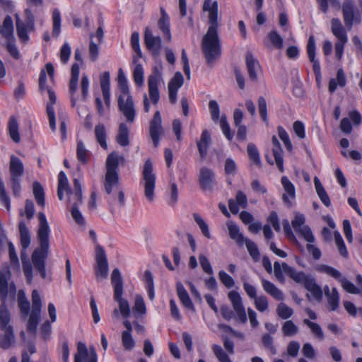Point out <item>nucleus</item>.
<instances>
[{"label": "nucleus", "mask_w": 362, "mask_h": 362, "mask_svg": "<svg viewBox=\"0 0 362 362\" xmlns=\"http://www.w3.org/2000/svg\"><path fill=\"white\" fill-rule=\"evenodd\" d=\"M331 31L332 34L337 38V42L334 45L335 55L338 60H341L344 53V45L348 42V37L346 30L343 27L339 19H332Z\"/></svg>", "instance_id": "obj_10"}, {"label": "nucleus", "mask_w": 362, "mask_h": 362, "mask_svg": "<svg viewBox=\"0 0 362 362\" xmlns=\"http://www.w3.org/2000/svg\"><path fill=\"white\" fill-rule=\"evenodd\" d=\"M346 79L345 74L342 69H339L337 72V78H332L329 83V90L330 93H334L337 88V86L340 87H344L346 86Z\"/></svg>", "instance_id": "obj_39"}, {"label": "nucleus", "mask_w": 362, "mask_h": 362, "mask_svg": "<svg viewBox=\"0 0 362 362\" xmlns=\"http://www.w3.org/2000/svg\"><path fill=\"white\" fill-rule=\"evenodd\" d=\"M282 268L284 272L294 281L296 283L303 284V286L305 284L307 280L311 276H307L303 272H298L294 268L288 266L286 263H282Z\"/></svg>", "instance_id": "obj_27"}, {"label": "nucleus", "mask_w": 362, "mask_h": 362, "mask_svg": "<svg viewBox=\"0 0 362 362\" xmlns=\"http://www.w3.org/2000/svg\"><path fill=\"white\" fill-rule=\"evenodd\" d=\"M228 298L231 303L233 311L228 305H222L220 311L223 318L228 321L230 320L234 317L235 312L239 322L243 324L246 323L247 314L240 293L236 291H230L228 293Z\"/></svg>", "instance_id": "obj_6"}, {"label": "nucleus", "mask_w": 362, "mask_h": 362, "mask_svg": "<svg viewBox=\"0 0 362 362\" xmlns=\"http://www.w3.org/2000/svg\"><path fill=\"white\" fill-rule=\"evenodd\" d=\"M45 91L47 92L49 101L47 104V115L49 119V125L52 132L56 131V119L53 105L56 103V95L51 88Z\"/></svg>", "instance_id": "obj_21"}, {"label": "nucleus", "mask_w": 362, "mask_h": 362, "mask_svg": "<svg viewBox=\"0 0 362 362\" xmlns=\"http://www.w3.org/2000/svg\"><path fill=\"white\" fill-rule=\"evenodd\" d=\"M124 161L122 156H119L116 152L110 153L106 160V173L104 180V188L107 194H110L112 190L117 189V200L119 206H124L125 199L123 191L119 187V174L117 172L119 161Z\"/></svg>", "instance_id": "obj_4"}, {"label": "nucleus", "mask_w": 362, "mask_h": 362, "mask_svg": "<svg viewBox=\"0 0 362 362\" xmlns=\"http://www.w3.org/2000/svg\"><path fill=\"white\" fill-rule=\"evenodd\" d=\"M39 226L37 232V238L39 247H36L31 255V263L24 261V276L28 284H31L33 279V268L39 273L43 279L47 278L45 261L49 255V226L46 216L43 212L37 215Z\"/></svg>", "instance_id": "obj_1"}, {"label": "nucleus", "mask_w": 362, "mask_h": 362, "mask_svg": "<svg viewBox=\"0 0 362 362\" xmlns=\"http://www.w3.org/2000/svg\"><path fill=\"white\" fill-rule=\"evenodd\" d=\"M110 76L108 71H105L101 76L100 79V87L103 93L105 103L107 107H110Z\"/></svg>", "instance_id": "obj_31"}, {"label": "nucleus", "mask_w": 362, "mask_h": 362, "mask_svg": "<svg viewBox=\"0 0 362 362\" xmlns=\"http://www.w3.org/2000/svg\"><path fill=\"white\" fill-rule=\"evenodd\" d=\"M220 126L226 137L229 141L232 140L233 137V133L230 131V128L228 122H227V117L226 115H222L220 118Z\"/></svg>", "instance_id": "obj_63"}, {"label": "nucleus", "mask_w": 362, "mask_h": 362, "mask_svg": "<svg viewBox=\"0 0 362 362\" xmlns=\"http://www.w3.org/2000/svg\"><path fill=\"white\" fill-rule=\"evenodd\" d=\"M95 260V274L97 280L106 279L108 276V263L105 250L100 245L96 247Z\"/></svg>", "instance_id": "obj_13"}, {"label": "nucleus", "mask_w": 362, "mask_h": 362, "mask_svg": "<svg viewBox=\"0 0 362 362\" xmlns=\"http://www.w3.org/2000/svg\"><path fill=\"white\" fill-rule=\"evenodd\" d=\"M4 334L0 336V347L8 349L14 341L13 329H1Z\"/></svg>", "instance_id": "obj_47"}, {"label": "nucleus", "mask_w": 362, "mask_h": 362, "mask_svg": "<svg viewBox=\"0 0 362 362\" xmlns=\"http://www.w3.org/2000/svg\"><path fill=\"white\" fill-rule=\"evenodd\" d=\"M176 290H177V296H178L182 304L183 305V306H185L187 309L194 310V305L188 295L187 291L184 288L182 283H180V282L177 283Z\"/></svg>", "instance_id": "obj_34"}, {"label": "nucleus", "mask_w": 362, "mask_h": 362, "mask_svg": "<svg viewBox=\"0 0 362 362\" xmlns=\"http://www.w3.org/2000/svg\"><path fill=\"white\" fill-rule=\"evenodd\" d=\"M74 183V191L71 190V193H66L68 196L69 202L74 206L76 204V206L82 204L83 196H82V187L80 181L75 178L73 181Z\"/></svg>", "instance_id": "obj_24"}, {"label": "nucleus", "mask_w": 362, "mask_h": 362, "mask_svg": "<svg viewBox=\"0 0 362 362\" xmlns=\"http://www.w3.org/2000/svg\"><path fill=\"white\" fill-rule=\"evenodd\" d=\"M45 69L46 71L44 69L41 70L39 78V88L42 93L50 88L47 84V74L49 75L51 82L53 83L54 81V68L53 64L52 63L46 64Z\"/></svg>", "instance_id": "obj_23"}, {"label": "nucleus", "mask_w": 362, "mask_h": 362, "mask_svg": "<svg viewBox=\"0 0 362 362\" xmlns=\"http://www.w3.org/2000/svg\"><path fill=\"white\" fill-rule=\"evenodd\" d=\"M95 135L97 141L100 145V146L104 148H107V144L106 142V130L105 125L103 124H98L95 127Z\"/></svg>", "instance_id": "obj_44"}, {"label": "nucleus", "mask_w": 362, "mask_h": 362, "mask_svg": "<svg viewBox=\"0 0 362 362\" xmlns=\"http://www.w3.org/2000/svg\"><path fill=\"white\" fill-rule=\"evenodd\" d=\"M305 288L310 291L314 298L317 300H321L322 298V291L319 285L316 284L315 279L310 277L307 280Z\"/></svg>", "instance_id": "obj_40"}, {"label": "nucleus", "mask_w": 362, "mask_h": 362, "mask_svg": "<svg viewBox=\"0 0 362 362\" xmlns=\"http://www.w3.org/2000/svg\"><path fill=\"white\" fill-rule=\"evenodd\" d=\"M144 43L154 57L156 58L160 55L162 48L161 38L153 35L148 28H146L144 31Z\"/></svg>", "instance_id": "obj_16"}, {"label": "nucleus", "mask_w": 362, "mask_h": 362, "mask_svg": "<svg viewBox=\"0 0 362 362\" xmlns=\"http://www.w3.org/2000/svg\"><path fill=\"white\" fill-rule=\"evenodd\" d=\"M139 34L137 32L132 33L131 35V45L134 51L136 53V57L137 58H141L142 57V52L140 49V45H139Z\"/></svg>", "instance_id": "obj_61"}, {"label": "nucleus", "mask_w": 362, "mask_h": 362, "mask_svg": "<svg viewBox=\"0 0 362 362\" xmlns=\"http://www.w3.org/2000/svg\"><path fill=\"white\" fill-rule=\"evenodd\" d=\"M342 12L345 25L351 28L354 22L361 23V17L354 12V5L352 1L346 0L343 3Z\"/></svg>", "instance_id": "obj_18"}, {"label": "nucleus", "mask_w": 362, "mask_h": 362, "mask_svg": "<svg viewBox=\"0 0 362 362\" xmlns=\"http://www.w3.org/2000/svg\"><path fill=\"white\" fill-rule=\"evenodd\" d=\"M268 38L272 44L279 49H281L284 47V40L280 35L276 31L272 30L268 34Z\"/></svg>", "instance_id": "obj_60"}, {"label": "nucleus", "mask_w": 362, "mask_h": 362, "mask_svg": "<svg viewBox=\"0 0 362 362\" xmlns=\"http://www.w3.org/2000/svg\"><path fill=\"white\" fill-rule=\"evenodd\" d=\"M144 195L149 202L154 199V189L156 187V175L153 173V164L151 160H146L142 172Z\"/></svg>", "instance_id": "obj_11"}, {"label": "nucleus", "mask_w": 362, "mask_h": 362, "mask_svg": "<svg viewBox=\"0 0 362 362\" xmlns=\"http://www.w3.org/2000/svg\"><path fill=\"white\" fill-rule=\"evenodd\" d=\"M79 77V66L78 64H73L71 69V78L69 81V93L71 95V101L72 106H75L76 104V98L75 96L77 88H78V82Z\"/></svg>", "instance_id": "obj_20"}, {"label": "nucleus", "mask_w": 362, "mask_h": 362, "mask_svg": "<svg viewBox=\"0 0 362 362\" xmlns=\"http://www.w3.org/2000/svg\"><path fill=\"white\" fill-rule=\"evenodd\" d=\"M276 311L277 315L283 320L288 319L293 314V309L288 307L284 303H280L278 304Z\"/></svg>", "instance_id": "obj_52"}, {"label": "nucleus", "mask_w": 362, "mask_h": 362, "mask_svg": "<svg viewBox=\"0 0 362 362\" xmlns=\"http://www.w3.org/2000/svg\"><path fill=\"white\" fill-rule=\"evenodd\" d=\"M272 142L273 144L272 153H273V156L275 159V163H276V166L279 168V170L281 173H283L284 170V165H283L284 159H283V156H282L283 151L281 147L280 142L279 141V140L276 136H272Z\"/></svg>", "instance_id": "obj_29"}, {"label": "nucleus", "mask_w": 362, "mask_h": 362, "mask_svg": "<svg viewBox=\"0 0 362 362\" xmlns=\"http://www.w3.org/2000/svg\"><path fill=\"white\" fill-rule=\"evenodd\" d=\"M315 40L313 35L310 36L308 44H307V53L310 62L313 64V71L315 75H320V65L315 59Z\"/></svg>", "instance_id": "obj_22"}, {"label": "nucleus", "mask_w": 362, "mask_h": 362, "mask_svg": "<svg viewBox=\"0 0 362 362\" xmlns=\"http://www.w3.org/2000/svg\"><path fill=\"white\" fill-rule=\"evenodd\" d=\"M227 226L230 238L235 240L238 245H243L244 241L247 239V238H245L243 235L240 232L239 227L232 221L228 222Z\"/></svg>", "instance_id": "obj_35"}, {"label": "nucleus", "mask_w": 362, "mask_h": 362, "mask_svg": "<svg viewBox=\"0 0 362 362\" xmlns=\"http://www.w3.org/2000/svg\"><path fill=\"white\" fill-rule=\"evenodd\" d=\"M161 16L158 21V25L161 30L164 38L168 41L171 40V33L170 30V18L163 8H160Z\"/></svg>", "instance_id": "obj_28"}, {"label": "nucleus", "mask_w": 362, "mask_h": 362, "mask_svg": "<svg viewBox=\"0 0 362 362\" xmlns=\"http://www.w3.org/2000/svg\"><path fill=\"white\" fill-rule=\"evenodd\" d=\"M117 80L120 94L130 93L129 88L127 84V80L122 69H119L118 71Z\"/></svg>", "instance_id": "obj_54"}, {"label": "nucleus", "mask_w": 362, "mask_h": 362, "mask_svg": "<svg viewBox=\"0 0 362 362\" xmlns=\"http://www.w3.org/2000/svg\"><path fill=\"white\" fill-rule=\"evenodd\" d=\"M11 274L8 267L4 268L0 271V298L1 304L0 305V327L1 329H13L9 325L11 315L7 309L6 303L9 296L12 300H15L16 294V287L13 283L8 284Z\"/></svg>", "instance_id": "obj_3"}, {"label": "nucleus", "mask_w": 362, "mask_h": 362, "mask_svg": "<svg viewBox=\"0 0 362 362\" xmlns=\"http://www.w3.org/2000/svg\"><path fill=\"white\" fill-rule=\"evenodd\" d=\"M317 271L322 273H325L339 281L342 288L346 292L351 294H361V289L356 287L346 277L343 276L341 272L335 268L327 264H321L318 266Z\"/></svg>", "instance_id": "obj_8"}, {"label": "nucleus", "mask_w": 362, "mask_h": 362, "mask_svg": "<svg viewBox=\"0 0 362 362\" xmlns=\"http://www.w3.org/2000/svg\"><path fill=\"white\" fill-rule=\"evenodd\" d=\"M193 218L196 223L199 226L202 234L208 239L211 238L209 226L199 214L194 213Z\"/></svg>", "instance_id": "obj_55"}, {"label": "nucleus", "mask_w": 362, "mask_h": 362, "mask_svg": "<svg viewBox=\"0 0 362 362\" xmlns=\"http://www.w3.org/2000/svg\"><path fill=\"white\" fill-rule=\"evenodd\" d=\"M183 76L180 72L177 71L170 81L168 88H172L173 89L175 88V90H178V89L183 85Z\"/></svg>", "instance_id": "obj_62"}, {"label": "nucleus", "mask_w": 362, "mask_h": 362, "mask_svg": "<svg viewBox=\"0 0 362 362\" xmlns=\"http://www.w3.org/2000/svg\"><path fill=\"white\" fill-rule=\"evenodd\" d=\"M209 108L211 119L216 122L220 118V108L218 103L216 100H210Z\"/></svg>", "instance_id": "obj_64"}, {"label": "nucleus", "mask_w": 362, "mask_h": 362, "mask_svg": "<svg viewBox=\"0 0 362 362\" xmlns=\"http://www.w3.org/2000/svg\"><path fill=\"white\" fill-rule=\"evenodd\" d=\"M132 309L136 317H139V316H144L146 315V307L144 298L141 295H136L134 304L133 305Z\"/></svg>", "instance_id": "obj_42"}, {"label": "nucleus", "mask_w": 362, "mask_h": 362, "mask_svg": "<svg viewBox=\"0 0 362 362\" xmlns=\"http://www.w3.org/2000/svg\"><path fill=\"white\" fill-rule=\"evenodd\" d=\"M305 218L301 214H296L291 225L296 233L300 235L308 243H314L315 237L310 228L305 225Z\"/></svg>", "instance_id": "obj_14"}, {"label": "nucleus", "mask_w": 362, "mask_h": 362, "mask_svg": "<svg viewBox=\"0 0 362 362\" xmlns=\"http://www.w3.org/2000/svg\"><path fill=\"white\" fill-rule=\"evenodd\" d=\"M162 119L159 111H156L149 125V135L156 148L159 144L160 136L163 134Z\"/></svg>", "instance_id": "obj_17"}, {"label": "nucleus", "mask_w": 362, "mask_h": 362, "mask_svg": "<svg viewBox=\"0 0 362 362\" xmlns=\"http://www.w3.org/2000/svg\"><path fill=\"white\" fill-rule=\"evenodd\" d=\"M244 244H245L247 250L253 260L255 262H258L259 260L260 253L257 245L248 238L244 241Z\"/></svg>", "instance_id": "obj_51"}, {"label": "nucleus", "mask_w": 362, "mask_h": 362, "mask_svg": "<svg viewBox=\"0 0 362 362\" xmlns=\"http://www.w3.org/2000/svg\"><path fill=\"white\" fill-rule=\"evenodd\" d=\"M77 158L79 161L83 163H86L89 159V155L88 151L86 149L83 142L81 141L77 143Z\"/></svg>", "instance_id": "obj_59"}, {"label": "nucleus", "mask_w": 362, "mask_h": 362, "mask_svg": "<svg viewBox=\"0 0 362 362\" xmlns=\"http://www.w3.org/2000/svg\"><path fill=\"white\" fill-rule=\"evenodd\" d=\"M254 304L256 309L261 313L267 311L269 308L268 299L264 295H261L255 298L254 299Z\"/></svg>", "instance_id": "obj_56"}, {"label": "nucleus", "mask_w": 362, "mask_h": 362, "mask_svg": "<svg viewBox=\"0 0 362 362\" xmlns=\"http://www.w3.org/2000/svg\"><path fill=\"white\" fill-rule=\"evenodd\" d=\"M324 293L326 296L329 308L331 311L337 310L339 305L340 296L336 288L329 289L328 286L324 287Z\"/></svg>", "instance_id": "obj_25"}, {"label": "nucleus", "mask_w": 362, "mask_h": 362, "mask_svg": "<svg viewBox=\"0 0 362 362\" xmlns=\"http://www.w3.org/2000/svg\"><path fill=\"white\" fill-rule=\"evenodd\" d=\"M122 344L124 349L127 351H131L135 346V341L131 333H122Z\"/></svg>", "instance_id": "obj_58"}, {"label": "nucleus", "mask_w": 362, "mask_h": 362, "mask_svg": "<svg viewBox=\"0 0 362 362\" xmlns=\"http://www.w3.org/2000/svg\"><path fill=\"white\" fill-rule=\"evenodd\" d=\"M61 13L58 8L52 11V36L58 37L61 32Z\"/></svg>", "instance_id": "obj_48"}, {"label": "nucleus", "mask_w": 362, "mask_h": 362, "mask_svg": "<svg viewBox=\"0 0 362 362\" xmlns=\"http://www.w3.org/2000/svg\"><path fill=\"white\" fill-rule=\"evenodd\" d=\"M42 299L37 290L32 292V308L26 324V331L29 335L35 337L41 318Z\"/></svg>", "instance_id": "obj_7"}, {"label": "nucleus", "mask_w": 362, "mask_h": 362, "mask_svg": "<svg viewBox=\"0 0 362 362\" xmlns=\"http://www.w3.org/2000/svg\"><path fill=\"white\" fill-rule=\"evenodd\" d=\"M160 75L156 69H154V73L148 76V93L151 100L153 105H157L160 94L158 90V83L160 81Z\"/></svg>", "instance_id": "obj_19"}, {"label": "nucleus", "mask_w": 362, "mask_h": 362, "mask_svg": "<svg viewBox=\"0 0 362 362\" xmlns=\"http://www.w3.org/2000/svg\"><path fill=\"white\" fill-rule=\"evenodd\" d=\"M117 105L119 112L124 115L129 123L135 120L136 111L131 93L119 94L117 98Z\"/></svg>", "instance_id": "obj_12"}, {"label": "nucleus", "mask_w": 362, "mask_h": 362, "mask_svg": "<svg viewBox=\"0 0 362 362\" xmlns=\"http://www.w3.org/2000/svg\"><path fill=\"white\" fill-rule=\"evenodd\" d=\"M9 171L11 174V185L13 194L20 197L21 193V177L23 175V164L21 160L12 155L10 159Z\"/></svg>", "instance_id": "obj_9"}, {"label": "nucleus", "mask_w": 362, "mask_h": 362, "mask_svg": "<svg viewBox=\"0 0 362 362\" xmlns=\"http://www.w3.org/2000/svg\"><path fill=\"white\" fill-rule=\"evenodd\" d=\"M298 326L292 320H286L281 327V332L286 337H293L298 333Z\"/></svg>", "instance_id": "obj_49"}, {"label": "nucleus", "mask_w": 362, "mask_h": 362, "mask_svg": "<svg viewBox=\"0 0 362 362\" xmlns=\"http://www.w3.org/2000/svg\"><path fill=\"white\" fill-rule=\"evenodd\" d=\"M8 129L9 135L11 139L14 142H19L21 140L20 135L18 133V124L16 118L14 116L10 117L8 123Z\"/></svg>", "instance_id": "obj_46"}, {"label": "nucleus", "mask_w": 362, "mask_h": 362, "mask_svg": "<svg viewBox=\"0 0 362 362\" xmlns=\"http://www.w3.org/2000/svg\"><path fill=\"white\" fill-rule=\"evenodd\" d=\"M245 62L250 80L257 81V73L260 70L259 62L254 58L251 53L248 52L245 57Z\"/></svg>", "instance_id": "obj_26"}, {"label": "nucleus", "mask_w": 362, "mask_h": 362, "mask_svg": "<svg viewBox=\"0 0 362 362\" xmlns=\"http://www.w3.org/2000/svg\"><path fill=\"white\" fill-rule=\"evenodd\" d=\"M111 284L114 290V300L118 303L119 309L113 310L114 317H119V312L124 317H128L130 315V307L128 301L122 298L123 295V281L121 273L117 268L113 269L111 274Z\"/></svg>", "instance_id": "obj_5"}, {"label": "nucleus", "mask_w": 362, "mask_h": 362, "mask_svg": "<svg viewBox=\"0 0 362 362\" xmlns=\"http://www.w3.org/2000/svg\"><path fill=\"white\" fill-rule=\"evenodd\" d=\"M210 143L211 135L207 130H204L202 133L200 140L197 142V148L202 158L206 156Z\"/></svg>", "instance_id": "obj_37"}, {"label": "nucleus", "mask_w": 362, "mask_h": 362, "mask_svg": "<svg viewBox=\"0 0 362 362\" xmlns=\"http://www.w3.org/2000/svg\"><path fill=\"white\" fill-rule=\"evenodd\" d=\"M25 21L24 22V43H25L29 37L25 33L26 32L33 31L35 29L34 16L29 8L25 11Z\"/></svg>", "instance_id": "obj_45"}, {"label": "nucleus", "mask_w": 362, "mask_h": 362, "mask_svg": "<svg viewBox=\"0 0 362 362\" xmlns=\"http://www.w3.org/2000/svg\"><path fill=\"white\" fill-rule=\"evenodd\" d=\"M199 182L204 191L212 192L216 185V175L213 170L202 167L199 170Z\"/></svg>", "instance_id": "obj_15"}, {"label": "nucleus", "mask_w": 362, "mask_h": 362, "mask_svg": "<svg viewBox=\"0 0 362 362\" xmlns=\"http://www.w3.org/2000/svg\"><path fill=\"white\" fill-rule=\"evenodd\" d=\"M262 286L264 291L273 297L276 300H283L284 298V295L283 292L278 288L271 281L262 279L261 280Z\"/></svg>", "instance_id": "obj_32"}, {"label": "nucleus", "mask_w": 362, "mask_h": 362, "mask_svg": "<svg viewBox=\"0 0 362 362\" xmlns=\"http://www.w3.org/2000/svg\"><path fill=\"white\" fill-rule=\"evenodd\" d=\"M303 323L310 329V331L315 337H317L320 340L324 339L325 335L321 327L317 323L311 322L308 319H304Z\"/></svg>", "instance_id": "obj_50"}, {"label": "nucleus", "mask_w": 362, "mask_h": 362, "mask_svg": "<svg viewBox=\"0 0 362 362\" xmlns=\"http://www.w3.org/2000/svg\"><path fill=\"white\" fill-rule=\"evenodd\" d=\"M0 34L7 40H14L13 20L10 16H6L3 25H0Z\"/></svg>", "instance_id": "obj_33"}, {"label": "nucleus", "mask_w": 362, "mask_h": 362, "mask_svg": "<svg viewBox=\"0 0 362 362\" xmlns=\"http://www.w3.org/2000/svg\"><path fill=\"white\" fill-rule=\"evenodd\" d=\"M314 185L316 192L319 198L320 199L321 202L327 207H329L331 205L330 199L317 177H314Z\"/></svg>", "instance_id": "obj_41"}, {"label": "nucleus", "mask_w": 362, "mask_h": 362, "mask_svg": "<svg viewBox=\"0 0 362 362\" xmlns=\"http://www.w3.org/2000/svg\"><path fill=\"white\" fill-rule=\"evenodd\" d=\"M281 182L285 191V193L282 195V199L285 203L291 205V199H293L296 196L294 185L286 176L281 177Z\"/></svg>", "instance_id": "obj_30"}, {"label": "nucleus", "mask_w": 362, "mask_h": 362, "mask_svg": "<svg viewBox=\"0 0 362 362\" xmlns=\"http://www.w3.org/2000/svg\"><path fill=\"white\" fill-rule=\"evenodd\" d=\"M129 130L127 124L124 123L119 124L116 136L117 144L121 146H128L129 144Z\"/></svg>", "instance_id": "obj_38"}, {"label": "nucleus", "mask_w": 362, "mask_h": 362, "mask_svg": "<svg viewBox=\"0 0 362 362\" xmlns=\"http://www.w3.org/2000/svg\"><path fill=\"white\" fill-rule=\"evenodd\" d=\"M203 10L209 12V27L202 41V50L209 64H212L221 55V43L218 35V3L205 0Z\"/></svg>", "instance_id": "obj_2"}, {"label": "nucleus", "mask_w": 362, "mask_h": 362, "mask_svg": "<svg viewBox=\"0 0 362 362\" xmlns=\"http://www.w3.org/2000/svg\"><path fill=\"white\" fill-rule=\"evenodd\" d=\"M212 350L219 362H232L228 355L225 352L221 346L218 344H214L212 346Z\"/></svg>", "instance_id": "obj_57"}, {"label": "nucleus", "mask_w": 362, "mask_h": 362, "mask_svg": "<svg viewBox=\"0 0 362 362\" xmlns=\"http://www.w3.org/2000/svg\"><path fill=\"white\" fill-rule=\"evenodd\" d=\"M33 194L38 206L42 208L45 206V194L42 185L39 182L33 183Z\"/></svg>", "instance_id": "obj_36"}, {"label": "nucleus", "mask_w": 362, "mask_h": 362, "mask_svg": "<svg viewBox=\"0 0 362 362\" xmlns=\"http://www.w3.org/2000/svg\"><path fill=\"white\" fill-rule=\"evenodd\" d=\"M136 57H133V63L135 64V67L133 71V76L135 83L141 86L144 84V69L142 65L138 63V59Z\"/></svg>", "instance_id": "obj_43"}, {"label": "nucleus", "mask_w": 362, "mask_h": 362, "mask_svg": "<svg viewBox=\"0 0 362 362\" xmlns=\"http://www.w3.org/2000/svg\"><path fill=\"white\" fill-rule=\"evenodd\" d=\"M248 157L255 165H259L261 163L259 153L256 146L252 144H248L247 146Z\"/></svg>", "instance_id": "obj_53"}]
</instances>
